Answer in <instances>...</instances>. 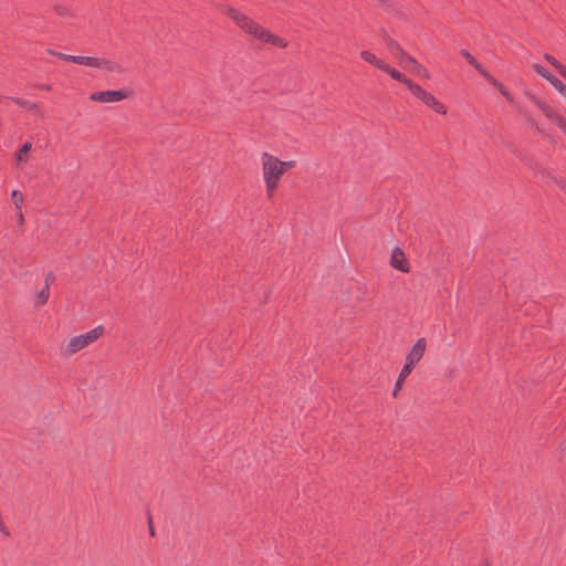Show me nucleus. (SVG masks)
I'll return each instance as SVG.
<instances>
[{
    "mask_svg": "<svg viewBox=\"0 0 566 566\" xmlns=\"http://www.w3.org/2000/svg\"><path fill=\"white\" fill-rule=\"evenodd\" d=\"M224 13L251 39L258 40L263 44H272L280 49H285L287 46V41L284 38L272 33L269 29L262 27L243 11L232 6H228Z\"/></svg>",
    "mask_w": 566,
    "mask_h": 566,
    "instance_id": "obj_1",
    "label": "nucleus"
},
{
    "mask_svg": "<svg viewBox=\"0 0 566 566\" xmlns=\"http://www.w3.org/2000/svg\"><path fill=\"white\" fill-rule=\"evenodd\" d=\"M261 166L266 196L271 199L274 196L283 176L282 168H280L279 158L268 151H264L261 155Z\"/></svg>",
    "mask_w": 566,
    "mask_h": 566,
    "instance_id": "obj_2",
    "label": "nucleus"
},
{
    "mask_svg": "<svg viewBox=\"0 0 566 566\" xmlns=\"http://www.w3.org/2000/svg\"><path fill=\"white\" fill-rule=\"evenodd\" d=\"M104 332V326L97 325L86 333L70 338L65 347L62 349V355L72 356L78 353L80 350L84 349L85 347L96 342L99 337H102Z\"/></svg>",
    "mask_w": 566,
    "mask_h": 566,
    "instance_id": "obj_3",
    "label": "nucleus"
},
{
    "mask_svg": "<svg viewBox=\"0 0 566 566\" xmlns=\"http://www.w3.org/2000/svg\"><path fill=\"white\" fill-rule=\"evenodd\" d=\"M71 62L78 65L99 69L109 73H119L122 71L118 63L103 57L73 55Z\"/></svg>",
    "mask_w": 566,
    "mask_h": 566,
    "instance_id": "obj_4",
    "label": "nucleus"
},
{
    "mask_svg": "<svg viewBox=\"0 0 566 566\" xmlns=\"http://www.w3.org/2000/svg\"><path fill=\"white\" fill-rule=\"evenodd\" d=\"M410 92L419 98L428 107L437 112L438 114H447V107L439 102L432 94L423 90L419 84L412 83L409 87Z\"/></svg>",
    "mask_w": 566,
    "mask_h": 566,
    "instance_id": "obj_5",
    "label": "nucleus"
},
{
    "mask_svg": "<svg viewBox=\"0 0 566 566\" xmlns=\"http://www.w3.org/2000/svg\"><path fill=\"white\" fill-rule=\"evenodd\" d=\"M130 95L132 91L129 88L107 90L92 93L90 99L97 103H116L128 98Z\"/></svg>",
    "mask_w": 566,
    "mask_h": 566,
    "instance_id": "obj_6",
    "label": "nucleus"
},
{
    "mask_svg": "<svg viewBox=\"0 0 566 566\" xmlns=\"http://www.w3.org/2000/svg\"><path fill=\"white\" fill-rule=\"evenodd\" d=\"M490 84H492L494 87H496L500 93L506 98V101L509 103H511L512 105H514L516 107V109H518V112H521L525 118L532 123V126L537 130L539 132V128H538V125L532 119L531 115L528 114V112L524 111L522 107L515 105L514 103V97L513 95L507 91V88L501 83L499 82L493 75H491V77H489L486 80Z\"/></svg>",
    "mask_w": 566,
    "mask_h": 566,
    "instance_id": "obj_7",
    "label": "nucleus"
},
{
    "mask_svg": "<svg viewBox=\"0 0 566 566\" xmlns=\"http://www.w3.org/2000/svg\"><path fill=\"white\" fill-rule=\"evenodd\" d=\"M389 49L391 52H397L399 54L401 61L413 64L417 67V71L419 74H423V76L427 78L429 77L428 71L423 66L418 64V62L416 61L415 57L407 54L398 42L390 40Z\"/></svg>",
    "mask_w": 566,
    "mask_h": 566,
    "instance_id": "obj_8",
    "label": "nucleus"
},
{
    "mask_svg": "<svg viewBox=\"0 0 566 566\" xmlns=\"http://www.w3.org/2000/svg\"><path fill=\"white\" fill-rule=\"evenodd\" d=\"M390 265L394 269L401 271L402 273L410 272V264L406 258L405 252L399 247L392 249L391 251Z\"/></svg>",
    "mask_w": 566,
    "mask_h": 566,
    "instance_id": "obj_9",
    "label": "nucleus"
},
{
    "mask_svg": "<svg viewBox=\"0 0 566 566\" xmlns=\"http://www.w3.org/2000/svg\"><path fill=\"white\" fill-rule=\"evenodd\" d=\"M427 348L426 338H419L411 347L409 353L406 356V363L416 366L420 359L423 357Z\"/></svg>",
    "mask_w": 566,
    "mask_h": 566,
    "instance_id": "obj_10",
    "label": "nucleus"
},
{
    "mask_svg": "<svg viewBox=\"0 0 566 566\" xmlns=\"http://www.w3.org/2000/svg\"><path fill=\"white\" fill-rule=\"evenodd\" d=\"M461 55L465 59V61L472 65L485 80L491 77V73L480 63L467 50L461 51Z\"/></svg>",
    "mask_w": 566,
    "mask_h": 566,
    "instance_id": "obj_11",
    "label": "nucleus"
},
{
    "mask_svg": "<svg viewBox=\"0 0 566 566\" xmlns=\"http://www.w3.org/2000/svg\"><path fill=\"white\" fill-rule=\"evenodd\" d=\"M530 99L535 106H537L542 111L543 115L548 120L553 119L554 116L557 114L548 104H546L535 95H530Z\"/></svg>",
    "mask_w": 566,
    "mask_h": 566,
    "instance_id": "obj_12",
    "label": "nucleus"
},
{
    "mask_svg": "<svg viewBox=\"0 0 566 566\" xmlns=\"http://www.w3.org/2000/svg\"><path fill=\"white\" fill-rule=\"evenodd\" d=\"M387 74L391 76V78L405 84L408 88L410 87V84L413 82L408 78L403 73L397 71L396 69L391 67L389 64L385 65V69L382 70Z\"/></svg>",
    "mask_w": 566,
    "mask_h": 566,
    "instance_id": "obj_13",
    "label": "nucleus"
},
{
    "mask_svg": "<svg viewBox=\"0 0 566 566\" xmlns=\"http://www.w3.org/2000/svg\"><path fill=\"white\" fill-rule=\"evenodd\" d=\"M360 57L366 61L367 63H370L371 65L376 66L379 70H384L385 65L387 64L381 59L377 57L374 53L370 51H361Z\"/></svg>",
    "mask_w": 566,
    "mask_h": 566,
    "instance_id": "obj_14",
    "label": "nucleus"
},
{
    "mask_svg": "<svg viewBox=\"0 0 566 566\" xmlns=\"http://www.w3.org/2000/svg\"><path fill=\"white\" fill-rule=\"evenodd\" d=\"M32 148V143L31 142H25L21 147L20 149L18 150L17 155H15V160H17V164H20L22 161H27L28 159V154L29 151L31 150Z\"/></svg>",
    "mask_w": 566,
    "mask_h": 566,
    "instance_id": "obj_15",
    "label": "nucleus"
},
{
    "mask_svg": "<svg viewBox=\"0 0 566 566\" xmlns=\"http://www.w3.org/2000/svg\"><path fill=\"white\" fill-rule=\"evenodd\" d=\"M49 297H50V289L48 287V285H44L36 294L35 305L43 306L49 301Z\"/></svg>",
    "mask_w": 566,
    "mask_h": 566,
    "instance_id": "obj_16",
    "label": "nucleus"
},
{
    "mask_svg": "<svg viewBox=\"0 0 566 566\" xmlns=\"http://www.w3.org/2000/svg\"><path fill=\"white\" fill-rule=\"evenodd\" d=\"M534 72L545 78L548 83L555 75H553L544 65L535 63L532 65Z\"/></svg>",
    "mask_w": 566,
    "mask_h": 566,
    "instance_id": "obj_17",
    "label": "nucleus"
},
{
    "mask_svg": "<svg viewBox=\"0 0 566 566\" xmlns=\"http://www.w3.org/2000/svg\"><path fill=\"white\" fill-rule=\"evenodd\" d=\"M10 99H11L14 104H17V105H19V106H21V107H24V108H27V109H30V111L34 109V108L36 107V105H38V104H36V103H34V102H30V101H28V99L20 98V97H10Z\"/></svg>",
    "mask_w": 566,
    "mask_h": 566,
    "instance_id": "obj_18",
    "label": "nucleus"
},
{
    "mask_svg": "<svg viewBox=\"0 0 566 566\" xmlns=\"http://www.w3.org/2000/svg\"><path fill=\"white\" fill-rule=\"evenodd\" d=\"M544 57L559 73V75L566 69V66L557 61L553 55L546 53Z\"/></svg>",
    "mask_w": 566,
    "mask_h": 566,
    "instance_id": "obj_19",
    "label": "nucleus"
},
{
    "mask_svg": "<svg viewBox=\"0 0 566 566\" xmlns=\"http://www.w3.org/2000/svg\"><path fill=\"white\" fill-rule=\"evenodd\" d=\"M11 198L13 200L15 210H21L24 201L23 193L20 190L15 189L11 192Z\"/></svg>",
    "mask_w": 566,
    "mask_h": 566,
    "instance_id": "obj_20",
    "label": "nucleus"
},
{
    "mask_svg": "<svg viewBox=\"0 0 566 566\" xmlns=\"http://www.w3.org/2000/svg\"><path fill=\"white\" fill-rule=\"evenodd\" d=\"M549 84L566 98V85L559 78L554 76Z\"/></svg>",
    "mask_w": 566,
    "mask_h": 566,
    "instance_id": "obj_21",
    "label": "nucleus"
},
{
    "mask_svg": "<svg viewBox=\"0 0 566 566\" xmlns=\"http://www.w3.org/2000/svg\"><path fill=\"white\" fill-rule=\"evenodd\" d=\"M413 368H415L413 365L405 363V365L402 366L400 374L398 376L400 381H405V379L411 374Z\"/></svg>",
    "mask_w": 566,
    "mask_h": 566,
    "instance_id": "obj_22",
    "label": "nucleus"
},
{
    "mask_svg": "<svg viewBox=\"0 0 566 566\" xmlns=\"http://www.w3.org/2000/svg\"><path fill=\"white\" fill-rule=\"evenodd\" d=\"M46 52L50 55L56 56L57 59H60L62 61H66V62H71V59L73 57V55H71V54H65V53L56 52V51H54L52 49H48Z\"/></svg>",
    "mask_w": 566,
    "mask_h": 566,
    "instance_id": "obj_23",
    "label": "nucleus"
},
{
    "mask_svg": "<svg viewBox=\"0 0 566 566\" xmlns=\"http://www.w3.org/2000/svg\"><path fill=\"white\" fill-rule=\"evenodd\" d=\"M53 11L60 17H69L71 15V10L62 4H56L53 7Z\"/></svg>",
    "mask_w": 566,
    "mask_h": 566,
    "instance_id": "obj_24",
    "label": "nucleus"
},
{
    "mask_svg": "<svg viewBox=\"0 0 566 566\" xmlns=\"http://www.w3.org/2000/svg\"><path fill=\"white\" fill-rule=\"evenodd\" d=\"M548 184H554L556 186H558L564 192H566V180L565 179H559V178H556L554 176H551L548 178Z\"/></svg>",
    "mask_w": 566,
    "mask_h": 566,
    "instance_id": "obj_25",
    "label": "nucleus"
},
{
    "mask_svg": "<svg viewBox=\"0 0 566 566\" xmlns=\"http://www.w3.org/2000/svg\"><path fill=\"white\" fill-rule=\"evenodd\" d=\"M279 165H280V168H282V172L284 175L289 169H292L296 166V161L295 160L283 161V160L279 159Z\"/></svg>",
    "mask_w": 566,
    "mask_h": 566,
    "instance_id": "obj_26",
    "label": "nucleus"
},
{
    "mask_svg": "<svg viewBox=\"0 0 566 566\" xmlns=\"http://www.w3.org/2000/svg\"><path fill=\"white\" fill-rule=\"evenodd\" d=\"M552 123L556 124L558 126V128L560 127V125L564 124V122H566V118L564 116H562L560 114H556L554 116L553 119H551Z\"/></svg>",
    "mask_w": 566,
    "mask_h": 566,
    "instance_id": "obj_27",
    "label": "nucleus"
},
{
    "mask_svg": "<svg viewBox=\"0 0 566 566\" xmlns=\"http://www.w3.org/2000/svg\"><path fill=\"white\" fill-rule=\"evenodd\" d=\"M402 384H403V381H400V379L398 378L396 384H395L394 390H392V397L394 398L398 397V394H399V391L402 388Z\"/></svg>",
    "mask_w": 566,
    "mask_h": 566,
    "instance_id": "obj_28",
    "label": "nucleus"
},
{
    "mask_svg": "<svg viewBox=\"0 0 566 566\" xmlns=\"http://www.w3.org/2000/svg\"><path fill=\"white\" fill-rule=\"evenodd\" d=\"M44 282V285H48V287L50 289V285L55 282V275L53 274V272L46 273Z\"/></svg>",
    "mask_w": 566,
    "mask_h": 566,
    "instance_id": "obj_29",
    "label": "nucleus"
},
{
    "mask_svg": "<svg viewBox=\"0 0 566 566\" xmlns=\"http://www.w3.org/2000/svg\"><path fill=\"white\" fill-rule=\"evenodd\" d=\"M147 524H148V528H149V534L150 536H155V527H154V524H153V517L150 515V513H148V516H147Z\"/></svg>",
    "mask_w": 566,
    "mask_h": 566,
    "instance_id": "obj_30",
    "label": "nucleus"
},
{
    "mask_svg": "<svg viewBox=\"0 0 566 566\" xmlns=\"http://www.w3.org/2000/svg\"><path fill=\"white\" fill-rule=\"evenodd\" d=\"M17 220H18L19 226L24 224V216H23L22 209L17 210Z\"/></svg>",
    "mask_w": 566,
    "mask_h": 566,
    "instance_id": "obj_31",
    "label": "nucleus"
},
{
    "mask_svg": "<svg viewBox=\"0 0 566 566\" xmlns=\"http://www.w3.org/2000/svg\"><path fill=\"white\" fill-rule=\"evenodd\" d=\"M35 87L48 92L52 90V86L50 84H36Z\"/></svg>",
    "mask_w": 566,
    "mask_h": 566,
    "instance_id": "obj_32",
    "label": "nucleus"
},
{
    "mask_svg": "<svg viewBox=\"0 0 566 566\" xmlns=\"http://www.w3.org/2000/svg\"><path fill=\"white\" fill-rule=\"evenodd\" d=\"M560 76L566 80V69L562 72Z\"/></svg>",
    "mask_w": 566,
    "mask_h": 566,
    "instance_id": "obj_33",
    "label": "nucleus"
},
{
    "mask_svg": "<svg viewBox=\"0 0 566 566\" xmlns=\"http://www.w3.org/2000/svg\"><path fill=\"white\" fill-rule=\"evenodd\" d=\"M357 300H358L359 302H361V301L364 300V296L358 295Z\"/></svg>",
    "mask_w": 566,
    "mask_h": 566,
    "instance_id": "obj_34",
    "label": "nucleus"
},
{
    "mask_svg": "<svg viewBox=\"0 0 566 566\" xmlns=\"http://www.w3.org/2000/svg\"><path fill=\"white\" fill-rule=\"evenodd\" d=\"M357 300H358L359 302H361V301L364 300V296L358 295Z\"/></svg>",
    "mask_w": 566,
    "mask_h": 566,
    "instance_id": "obj_35",
    "label": "nucleus"
},
{
    "mask_svg": "<svg viewBox=\"0 0 566 566\" xmlns=\"http://www.w3.org/2000/svg\"><path fill=\"white\" fill-rule=\"evenodd\" d=\"M2 101V96L0 95V102Z\"/></svg>",
    "mask_w": 566,
    "mask_h": 566,
    "instance_id": "obj_36",
    "label": "nucleus"
},
{
    "mask_svg": "<svg viewBox=\"0 0 566 566\" xmlns=\"http://www.w3.org/2000/svg\"><path fill=\"white\" fill-rule=\"evenodd\" d=\"M484 566H489L488 564H485Z\"/></svg>",
    "mask_w": 566,
    "mask_h": 566,
    "instance_id": "obj_37",
    "label": "nucleus"
}]
</instances>
